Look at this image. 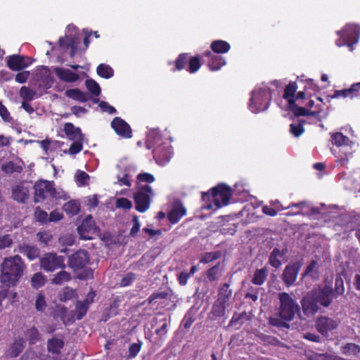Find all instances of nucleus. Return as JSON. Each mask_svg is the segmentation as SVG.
<instances>
[{
    "instance_id": "obj_51",
    "label": "nucleus",
    "mask_w": 360,
    "mask_h": 360,
    "mask_svg": "<svg viewBox=\"0 0 360 360\" xmlns=\"http://www.w3.org/2000/svg\"><path fill=\"white\" fill-rule=\"evenodd\" d=\"M75 291L70 287L64 288L58 294L60 301L65 302L75 296Z\"/></svg>"
},
{
    "instance_id": "obj_2",
    "label": "nucleus",
    "mask_w": 360,
    "mask_h": 360,
    "mask_svg": "<svg viewBox=\"0 0 360 360\" xmlns=\"http://www.w3.org/2000/svg\"><path fill=\"white\" fill-rule=\"evenodd\" d=\"M232 196V190L230 186L224 184H219L210 190V192H204L202 193V200L205 202H210L205 206L206 210H212L214 206L215 210L221 208L222 206L227 205Z\"/></svg>"
},
{
    "instance_id": "obj_22",
    "label": "nucleus",
    "mask_w": 360,
    "mask_h": 360,
    "mask_svg": "<svg viewBox=\"0 0 360 360\" xmlns=\"http://www.w3.org/2000/svg\"><path fill=\"white\" fill-rule=\"evenodd\" d=\"M63 131L66 137L70 141L84 139V135L79 127H75L71 122H66L63 126Z\"/></svg>"
},
{
    "instance_id": "obj_60",
    "label": "nucleus",
    "mask_w": 360,
    "mask_h": 360,
    "mask_svg": "<svg viewBox=\"0 0 360 360\" xmlns=\"http://www.w3.org/2000/svg\"><path fill=\"white\" fill-rule=\"evenodd\" d=\"M136 279V275L134 273L129 272L121 279L120 285L127 287L130 285Z\"/></svg>"
},
{
    "instance_id": "obj_26",
    "label": "nucleus",
    "mask_w": 360,
    "mask_h": 360,
    "mask_svg": "<svg viewBox=\"0 0 360 360\" xmlns=\"http://www.w3.org/2000/svg\"><path fill=\"white\" fill-rule=\"evenodd\" d=\"M189 56L187 53H180L174 61H169V65H173L172 72L181 71L188 68Z\"/></svg>"
},
{
    "instance_id": "obj_63",
    "label": "nucleus",
    "mask_w": 360,
    "mask_h": 360,
    "mask_svg": "<svg viewBox=\"0 0 360 360\" xmlns=\"http://www.w3.org/2000/svg\"><path fill=\"white\" fill-rule=\"evenodd\" d=\"M131 201L126 198H120L116 200V207L124 210H130L131 208Z\"/></svg>"
},
{
    "instance_id": "obj_45",
    "label": "nucleus",
    "mask_w": 360,
    "mask_h": 360,
    "mask_svg": "<svg viewBox=\"0 0 360 360\" xmlns=\"http://www.w3.org/2000/svg\"><path fill=\"white\" fill-rule=\"evenodd\" d=\"M305 120H298L297 122L291 123L290 124V132L295 136H300L304 131V124Z\"/></svg>"
},
{
    "instance_id": "obj_21",
    "label": "nucleus",
    "mask_w": 360,
    "mask_h": 360,
    "mask_svg": "<svg viewBox=\"0 0 360 360\" xmlns=\"http://www.w3.org/2000/svg\"><path fill=\"white\" fill-rule=\"evenodd\" d=\"M203 55L208 58L207 66L211 71H217L226 63L224 57L215 55L210 51H207Z\"/></svg>"
},
{
    "instance_id": "obj_6",
    "label": "nucleus",
    "mask_w": 360,
    "mask_h": 360,
    "mask_svg": "<svg viewBox=\"0 0 360 360\" xmlns=\"http://www.w3.org/2000/svg\"><path fill=\"white\" fill-rule=\"evenodd\" d=\"M271 95L267 89L253 91L250 99V109L254 113L266 110L270 104Z\"/></svg>"
},
{
    "instance_id": "obj_25",
    "label": "nucleus",
    "mask_w": 360,
    "mask_h": 360,
    "mask_svg": "<svg viewBox=\"0 0 360 360\" xmlns=\"http://www.w3.org/2000/svg\"><path fill=\"white\" fill-rule=\"evenodd\" d=\"M19 252L25 255L30 261L39 257L40 250L36 245L23 243L19 245Z\"/></svg>"
},
{
    "instance_id": "obj_36",
    "label": "nucleus",
    "mask_w": 360,
    "mask_h": 360,
    "mask_svg": "<svg viewBox=\"0 0 360 360\" xmlns=\"http://www.w3.org/2000/svg\"><path fill=\"white\" fill-rule=\"evenodd\" d=\"M63 210L70 216L76 215L80 211V203L75 200H70L63 205Z\"/></svg>"
},
{
    "instance_id": "obj_19",
    "label": "nucleus",
    "mask_w": 360,
    "mask_h": 360,
    "mask_svg": "<svg viewBox=\"0 0 360 360\" xmlns=\"http://www.w3.org/2000/svg\"><path fill=\"white\" fill-rule=\"evenodd\" d=\"M79 38L74 35H65L59 39V45L65 49H70V57H74L77 51Z\"/></svg>"
},
{
    "instance_id": "obj_3",
    "label": "nucleus",
    "mask_w": 360,
    "mask_h": 360,
    "mask_svg": "<svg viewBox=\"0 0 360 360\" xmlns=\"http://www.w3.org/2000/svg\"><path fill=\"white\" fill-rule=\"evenodd\" d=\"M280 304L278 307L279 317L286 321H292L295 314H299L300 307L298 303L288 292H280L278 295Z\"/></svg>"
},
{
    "instance_id": "obj_20",
    "label": "nucleus",
    "mask_w": 360,
    "mask_h": 360,
    "mask_svg": "<svg viewBox=\"0 0 360 360\" xmlns=\"http://www.w3.org/2000/svg\"><path fill=\"white\" fill-rule=\"evenodd\" d=\"M186 214V209L181 202H174L172 210L167 214L169 221L172 224H176Z\"/></svg>"
},
{
    "instance_id": "obj_59",
    "label": "nucleus",
    "mask_w": 360,
    "mask_h": 360,
    "mask_svg": "<svg viewBox=\"0 0 360 360\" xmlns=\"http://www.w3.org/2000/svg\"><path fill=\"white\" fill-rule=\"evenodd\" d=\"M37 238L41 244L48 245L52 240L53 236L49 231H43L37 233Z\"/></svg>"
},
{
    "instance_id": "obj_17",
    "label": "nucleus",
    "mask_w": 360,
    "mask_h": 360,
    "mask_svg": "<svg viewBox=\"0 0 360 360\" xmlns=\"http://www.w3.org/2000/svg\"><path fill=\"white\" fill-rule=\"evenodd\" d=\"M153 153L157 164L160 166H164L168 163L172 154L170 147L166 145H159L156 146Z\"/></svg>"
},
{
    "instance_id": "obj_14",
    "label": "nucleus",
    "mask_w": 360,
    "mask_h": 360,
    "mask_svg": "<svg viewBox=\"0 0 360 360\" xmlns=\"http://www.w3.org/2000/svg\"><path fill=\"white\" fill-rule=\"evenodd\" d=\"M96 231V226L91 215H87L77 227V232L82 238L91 240Z\"/></svg>"
},
{
    "instance_id": "obj_12",
    "label": "nucleus",
    "mask_w": 360,
    "mask_h": 360,
    "mask_svg": "<svg viewBox=\"0 0 360 360\" xmlns=\"http://www.w3.org/2000/svg\"><path fill=\"white\" fill-rule=\"evenodd\" d=\"M300 303L302 312L307 317L314 316L321 307L310 290L303 296Z\"/></svg>"
},
{
    "instance_id": "obj_52",
    "label": "nucleus",
    "mask_w": 360,
    "mask_h": 360,
    "mask_svg": "<svg viewBox=\"0 0 360 360\" xmlns=\"http://www.w3.org/2000/svg\"><path fill=\"white\" fill-rule=\"evenodd\" d=\"M85 85L89 91L91 92L93 95L98 96L101 94V87L95 80L92 79H86L85 82Z\"/></svg>"
},
{
    "instance_id": "obj_29",
    "label": "nucleus",
    "mask_w": 360,
    "mask_h": 360,
    "mask_svg": "<svg viewBox=\"0 0 360 360\" xmlns=\"http://www.w3.org/2000/svg\"><path fill=\"white\" fill-rule=\"evenodd\" d=\"M285 255V250H281L278 248H274L270 253L269 263L271 266L278 269L282 264L281 259L283 258Z\"/></svg>"
},
{
    "instance_id": "obj_42",
    "label": "nucleus",
    "mask_w": 360,
    "mask_h": 360,
    "mask_svg": "<svg viewBox=\"0 0 360 360\" xmlns=\"http://www.w3.org/2000/svg\"><path fill=\"white\" fill-rule=\"evenodd\" d=\"M98 76L105 79H110L114 75L113 69L108 65L101 63L96 68Z\"/></svg>"
},
{
    "instance_id": "obj_24",
    "label": "nucleus",
    "mask_w": 360,
    "mask_h": 360,
    "mask_svg": "<svg viewBox=\"0 0 360 360\" xmlns=\"http://www.w3.org/2000/svg\"><path fill=\"white\" fill-rule=\"evenodd\" d=\"M359 91V88H357L356 83H354L352 84L349 89L335 90L333 95L328 96V97L330 99L339 98L340 97L353 98L358 96Z\"/></svg>"
},
{
    "instance_id": "obj_37",
    "label": "nucleus",
    "mask_w": 360,
    "mask_h": 360,
    "mask_svg": "<svg viewBox=\"0 0 360 360\" xmlns=\"http://www.w3.org/2000/svg\"><path fill=\"white\" fill-rule=\"evenodd\" d=\"M268 270L266 267L260 269H256L252 278V283L257 285H262L266 280Z\"/></svg>"
},
{
    "instance_id": "obj_16",
    "label": "nucleus",
    "mask_w": 360,
    "mask_h": 360,
    "mask_svg": "<svg viewBox=\"0 0 360 360\" xmlns=\"http://www.w3.org/2000/svg\"><path fill=\"white\" fill-rule=\"evenodd\" d=\"M110 125L118 136L124 139H130L132 136L129 124L121 117H115Z\"/></svg>"
},
{
    "instance_id": "obj_31",
    "label": "nucleus",
    "mask_w": 360,
    "mask_h": 360,
    "mask_svg": "<svg viewBox=\"0 0 360 360\" xmlns=\"http://www.w3.org/2000/svg\"><path fill=\"white\" fill-rule=\"evenodd\" d=\"M24 348L25 345L23 338H19L15 339L8 349V356L11 358H15L20 355Z\"/></svg>"
},
{
    "instance_id": "obj_27",
    "label": "nucleus",
    "mask_w": 360,
    "mask_h": 360,
    "mask_svg": "<svg viewBox=\"0 0 360 360\" xmlns=\"http://www.w3.org/2000/svg\"><path fill=\"white\" fill-rule=\"evenodd\" d=\"M12 198L14 200L24 203L29 198V190L22 185H16L12 188Z\"/></svg>"
},
{
    "instance_id": "obj_13",
    "label": "nucleus",
    "mask_w": 360,
    "mask_h": 360,
    "mask_svg": "<svg viewBox=\"0 0 360 360\" xmlns=\"http://www.w3.org/2000/svg\"><path fill=\"white\" fill-rule=\"evenodd\" d=\"M89 262V255L85 250H79L68 258V266L74 271L84 268Z\"/></svg>"
},
{
    "instance_id": "obj_9",
    "label": "nucleus",
    "mask_w": 360,
    "mask_h": 360,
    "mask_svg": "<svg viewBox=\"0 0 360 360\" xmlns=\"http://www.w3.org/2000/svg\"><path fill=\"white\" fill-rule=\"evenodd\" d=\"M321 307L328 308L335 297V292L330 285L318 286L310 290Z\"/></svg>"
},
{
    "instance_id": "obj_62",
    "label": "nucleus",
    "mask_w": 360,
    "mask_h": 360,
    "mask_svg": "<svg viewBox=\"0 0 360 360\" xmlns=\"http://www.w3.org/2000/svg\"><path fill=\"white\" fill-rule=\"evenodd\" d=\"M0 116L1 119L6 122H11L13 120L12 117L7 108L3 104V103L0 101Z\"/></svg>"
},
{
    "instance_id": "obj_49",
    "label": "nucleus",
    "mask_w": 360,
    "mask_h": 360,
    "mask_svg": "<svg viewBox=\"0 0 360 360\" xmlns=\"http://www.w3.org/2000/svg\"><path fill=\"white\" fill-rule=\"evenodd\" d=\"M207 277L210 282L217 281L221 275L220 262L210 268L206 272Z\"/></svg>"
},
{
    "instance_id": "obj_7",
    "label": "nucleus",
    "mask_w": 360,
    "mask_h": 360,
    "mask_svg": "<svg viewBox=\"0 0 360 360\" xmlns=\"http://www.w3.org/2000/svg\"><path fill=\"white\" fill-rule=\"evenodd\" d=\"M40 267L46 272H53L58 269H64L65 257L55 252L45 253L39 259Z\"/></svg>"
},
{
    "instance_id": "obj_8",
    "label": "nucleus",
    "mask_w": 360,
    "mask_h": 360,
    "mask_svg": "<svg viewBox=\"0 0 360 360\" xmlns=\"http://www.w3.org/2000/svg\"><path fill=\"white\" fill-rule=\"evenodd\" d=\"M152 187L143 185L139 187L138 191L134 195L136 210L141 212H145L150 204V196L153 195Z\"/></svg>"
},
{
    "instance_id": "obj_5",
    "label": "nucleus",
    "mask_w": 360,
    "mask_h": 360,
    "mask_svg": "<svg viewBox=\"0 0 360 360\" xmlns=\"http://www.w3.org/2000/svg\"><path fill=\"white\" fill-rule=\"evenodd\" d=\"M331 142L338 147H349V150L345 152H342L341 149H340L338 155H337L338 161L342 166H346L349 159L352 157V151L351 150L352 141L347 136L343 135L342 133L335 132L331 135Z\"/></svg>"
},
{
    "instance_id": "obj_39",
    "label": "nucleus",
    "mask_w": 360,
    "mask_h": 360,
    "mask_svg": "<svg viewBox=\"0 0 360 360\" xmlns=\"http://www.w3.org/2000/svg\"><path fill=\"white\" fill-rule=\"evenodd\" d=\"M297 89V85L295 82H290L284 89V93L283 95V98L288 101V105H289V101L293 99L295 101V93Z\"/></svg>"
},
{
    "instance_id": "obj_10",
    "label": "nucleus",
    "mask_w": 360,
    "mask_h": 360,
    "mask_svg": "<svg viewBox=\"0 0 360 360\" xmlns=\"http://www.w3.org/2000/svg\"><path fill=\"white\" fill-rule=\"evenodd\" d=\"M35 202H42L48 198H51V192L54 191V184L47 180L37 181L34 186Z\"/></svg>"
},
{
    "instance_id": "obj_64",
    "label": "nucleus",
    "mask_w": 360,
    "mask_h": 360,
    "mask_svg": "<svg viewBox=\"0 0 360 360\" xmlns=\"http://www.w3.org/2000/svg\"><path fill=\"white\" fill-rule=\"evenodd\" d=\"M13 240L9 234L0 236V250L11 246Z\"/></svg>"
},
{
    "instance_id": "obj_46",
    "label": "nucleus",
    "mask_w": 360,
    "mask_h": 360,
    "mask_svg": "<svg viewBox=\"0 0 360 360\" xmlns=\"http://www.w3.org/2000/svg\"><path fill=\"white\" fill-rule=\"evenodd\" d=\"M19 95L22 101H32L34 99L37 92L28 86H23L20 89Z\"/></svg>"
},
{
    "instance_id": "obj_32",
    "label": "nucleus",
    "mask_w": 360,
    "mask_h": 360,
    "mask_svg": "<svg viewBox=\"0 0 360 360\" xmlns=\"http://www.w3.org/2000/svg\"><path fill=\"white\" fill-rule=\"evenodd\" d=\"M271 206H273L278 212L283 211L287 209H290L292 207H295L299 210V211L296 212L295 214H300V210L303 209V207L306 205V202L304 201H301L297 203L291 202L287 207H284L281 205L279 200H271L270 202Z\"/></svg>"
},
{
    "instance_id": "obj_4",
    "label": "nucleus",
    "mask_w": 360,
    "mask_h": 360,
    "mask_svg": "<svg viewBox=\"0 0 360 360\" xmlns=\"http://www.w3.org/2000/svg\"><path fill=\"white\" fill-rule=\"evenodd\" d=\"M339 39L335 44L339 46H347L349 51L354 50V45L357 44L360 37V27L356 25L347 24L342 30L338 31Z\"/></svg>"
},
{
    "instance_id": "obj_55",
    "label": "nucleus",
    "mask_w": 360,
    "mask_h": 360,
    "mask_svg": "<svg viewBox=\"0 0 360 360\" xmlns=\"http://www.w3.org/2000/svg\"><path fill=\"white\" fill-rule=\"evenodd\" d=\"M83 140L84 139H77L72 141L73 142L71 143L68 150L69 154L77 155L81 152L83 148Z\"/></svg>"
},
{
    "instance_id": "obj_23",
    "label": "nucleus",
    "mask_w": 360,
    "mask_h": 360,
    "mask_svg": "<svg viewBox=\"0 0 360 360\" xmlns=\"http://www.w3.org/2000/svg\"><path fill=\"white\" fill-rule=\"evenodd\" d=\"M54 72L59 79L65 82H75L79 78L78 74L72 72L69 69L56 67L54 69Z\"/></svg>"
},
{
    "instance_id": "obj_43",
    "label": "nucleus",
    "mask_w": 360,
    "mask_h": 360,
    "mask_svg": "<svg viewBox=\"0 0 360 360\" xmlns=\"http://www.w3.org/2000/svg\"><path fill=\"white\" fill-rule=\"evenodd\" d=\"M70 280V274L65 270H62L54 275L53 278L51 279V282L55 285H61L62 283L68 282Z\"/></svg>"
},
{
    "instance_id": "obj_61",
    "label": "nucleus",
    "mask_w": 360,
    "mask_h": 360,
    "mask_svg": "<svg viewBox=\"0 0 360 360\" xmlns=\"http://www.w3.org/2000/svg\"><path fill=\"white\" fill-rule=\"evenodd\" d=\"M34 217L37 221L46 223L48 221V214L46 212L37 207L34 210Z\"/></svg>"
},
{
    "instance_id": "obj_56",
    "label": "nucleus",
    "mask_w": 360,
    "mask_h": 360,
    "mask_svg": "<svg viewBox=\"0 0 360 360\" xmlns=\"http://www.w3.org/2000/svg\"><path fill=\"white\" fill-rule=\"evenodd\" d=\"M335 295H342L345 293L344 281L341 276H337L335 281Z\"/></svg>"
},
{
    "instance_id": "obj_57",
    "label": "nucleus",
    "mask_w": 360,
    "mask_h": 360,
    "mask_svg": "<svg viewBox=\"0 0 360 360\" xmlns=\"http://www.w3.org/2000/svg\"><path fill=\"white\" fill-rule=\"evenodd\" d=\"M304 89L307 93H313V96L319 91V86L314 82V80L311 79H308L304 81Z\"/></svg>"
},
{
    "instance_id": "obj_18",
    "label": "nucleus",
    "mask_w": 360,
    "mask_h": 360,
    "mask_svg": "<svg viewBox=\"0 0 360 360\" xmlns=\"http://www.w3.org/2000/svg\"><path fill=\"white\" fill-rule=\"evenodd\" d=\"M338 326V322L328 316H321L316 321L317 330L325 336H327L329 331L335 329Z\"/></svg>"
},
{
    "instance_id": "obj_33",
    "label": "nucleus",
    "mask_w": 360,
    "mask_h": 360,
    "mask_svg": "<svg viewBox=\"0 0 360 360\" xmlns=\"http://www.w3.org/2000/svg\"><path fill=\"white\" fill-rule=\"evenodd\" d=\"M65 95L68 98L75 100L79 102L85 103L89 100L88 95L79 89H70L65 91Z\"/></svg>"
},
{
    "instance_id": "obj_44",
    "label": "nucleus",
    "mask_w": 360,
    "mask_h": 360,
    "mask_svg": "<svg viewBox=\"0 0 360 360\" xmlns=\"http://www.w3.org/2000/svg\"><path fill=\"white\" fill-rule=\"evenodd\" d=\"M341 352L345 355H354L357 356L360 353V346L355 343L349 342L342 346Z\"/></svg>"
},
{
    "instance_id": "obj_15",
    "label": "nucleus",
    "mask_w": 360,
    "mask_h": 360,
    "mask_svg": "<svg viewBox=\"0 0 360 360\" xmlns=\"http://www.w3.org/2000/svg\"><path fill=\"white\" fill-rule=\"evenodd\" d=\"M302 266L301 262H297L285 267L282 279L287 287L292 285L295 282Z\"/></svg>"
},
{
    "instance_id": "obj_28",
    "label": "nucleus",
    "mask_w": 360,
    "mask_h": 360,
    "mask_svg": "<svg viewBox=\"0 0 360 360\" xmlns=\"http://www.w3.org/2000/svg\"><path fill=\"white\" fill-rule=\"evenodd\" d=\"M24 164L21 161L18 162L8 161L1 165V169L4 174L11 175L13 173H21Z\"/></svg>"
},
{
    "instance_id": "obj_54",
    "label": "nucleus",
    "mask_w": 360,
    "mask_h": 360,
    "mask_svg": "<svg viewBox=\"0 0 360 360\" xmlns=\"http://www.w3.org/2000/svg\"><path fill=\"white\" fill-rule=\"evenodd\" d=\"M231 294L232 291L229 289V284L224 283L219 288L218 298H221L222 301L228 302Z\"/></svg>"
},
{
    "instance_id": "obj_41",
    "label": "nucleus",
    "mask_w": 360,
    "mask_h": 360,
    "mask_svg": "<svg viewBox=\"0 0 360 360\" xmlns=\"http://www.w3.org/2000/svg\"><path fill=\"white\" fill-rule=\"evenodd\" d=\"M172 294L168 291H155L153 292L146 300L148 304H153L157 300H170Z\"/></svg>"
},
{
    "instance_id": "obj_11",
    "label": "nucleus",
    "mask_w": 360,
    "mask_h": 360,
    "mask_svg": "<svg viewBox=\"0 0 360 360\" xmlns=\"http://www.w3.org/2000/svg\"><path fill=\"white\" fill-rule=\"evenodd\" d=\"M7 67L13 71H21L32 65V58L20 54L8 56L6 58Z\"/></svg>"
},
{
    "instance_id": "obj_34",
    "label": "nucleus",
    "mask_w": 360,
    "mask_h": 360,
    "mask_svg": "<svg viewBox=\"0 0 360 360\" xmlns=\"http://www.w3.org/2000/svg\"><path fill=\"white\" fill-rule=\"evenodd\" d=\"M64 347V342L56 338L48 340L47 349L49 352L53 354H59Z\"/></svg>"
},
{
    "instance_id": "obj_48",
    "label": "nucleus",
    "mask_w": 360,
    "mask_h": 360,
    "mask_svg": "<svg viewBox=\"0 0 360 360\" xmlns=\"http://www.w3.org/2000/svg\"><path fill=\"white\" fill-rule=\"evenodd\" d=\"M89 307L82 301H77L75 304V318L79 321L86 314Z\"/></svg>"
},
{
    "instance_id": "obj_38",
    "label": "nucleus",
    "mask_w": 360,
    "mask_h": 360,
    "mask_svg": "<svg viewBox=\"0 0 360 360\" xmlns=\"http://www.w3.org/2000/svg\"><path fill=\"white\" fill-rule=\"evenodd\" d=\"M25 336L30 345L36 344L40 339V333L35 326L28 328L25 333Z\"/></svg>"
},
{
    "instance_id": "obj_35",
    "label": "nucleus",
    "mask_w": 360,
    "mask_h": 360,
    "mask_svg": "<svg viewBox=\"0 0 360 360\" xmlns=\"http://www.w3.org/2000/svg\"><path fill=\"white\" fill-rule=\"evenodd\" d=\"M226 302L222 301L221 298H217L212 307V314L214 316L221 317L226 314Z\"/></svg>"
},
{
    "instance_id": "obj_53",
    "label": "nucleus",
    "mask_w": 360,
    "mask_h": 360,
    "mask_svg": "<svg viewBox=\"0 0 360 360\" xmlns=\"http://www.w3.org/2000/svg\"><path fill=\"white\" fill-rule=\"evenodd\" d=\"M47 307V303L45 299V295L40 292L35 300V308L37 311L44 312Z\"/></svg>"
},
{
    "instance_id": "obj_47",
    "label": "nucleus",
    "mask_w": 360,
    "mask_h": 360,
    "mask_svg": "<svg viewBox=\"0 0 360 360\" xmlns=\"http://www.w3.org/2000/svg\"><path fill=\"white\" fill-rule=\"evenodd\" d=\"M200 58L199 56L189 57L186 70L189 73L193 74L196 72L200 69Z\"/></svg>"
},
{
    "instance_id": "obj_50",
    "label": "nucleus",
    "mask_w": 360,
    "mask_h": 360,
    "mask_svg": "<svg viewBox=\"0 0 360 360\" xmlns=\"http://www.w3.org/2000/svg\"><path fill=\"white\" fill-rule=\"evenodd\" d=\"M46 283L45 276L40 272L35 273L31 278V285L33 288L38 289L44 285Z\"/></svg>"
},
{
    "instance_id": "obj_30",
    "label": "nucleus",
    "mask_w": 360,
    "mask_h": 360,
    "mask_svg": "<svg viewBox=\"0 0 360 360\" xmlns=\"http://www.w3.org/2000/svg\"><path fill=\"white\" fill-rule=\"evenodd\" d=\"M210 49L214 53L223 54L229 51L231 45L226 41L218 39L211 43Z\"/></svg>"
},
{
    "instance_id": "obj_40",
    "label": "nucleus",
    "mask_w": 360,
    "mask_h": 360,
    "mask_svg": "<svg viewBox=\"0 0 360 360\" xmlns=\"http://www.w3.org/2000/svg\"><path fill=\"white\" fill-rule=\"evenodd\" d=\"M288 109L291 111L295 116H305L310 114L309 111L304 107H300L296 104L293 99L289 101Z\"/></svg>"
},
{
    "instance_id": "obj_1",
    "label": "nucleus",
    "mask_w": 360,
    "mask_h": 360,
    "mask_svg": "<svg viewBox=\"0 0 360 360\" xmlns=\"http://www.w3.org/2000/svg\"><path fill=\"white\" fill-rule=\"evenodd\" d=\"M26 269L22 257L14 255L4 258L1 264L0 282L8 288L17 285Z\"/></svg>"
},
{
    "instance_id": "obj_58",
    "label": "nucleus",
    "mask_w": 360,
    "mask_h": 360,
    "mask_svg": "<svg viewBox=\"0 0 360 360\" xmlns=\"http://www.w3.org/2000/svg\"><path fill=\"white\" fill-rule=\"evenodd\" d=\"M141 342L131 344L129 347L127 357L135 358L141 349Z\"/></svg>"
}]
</instances>
